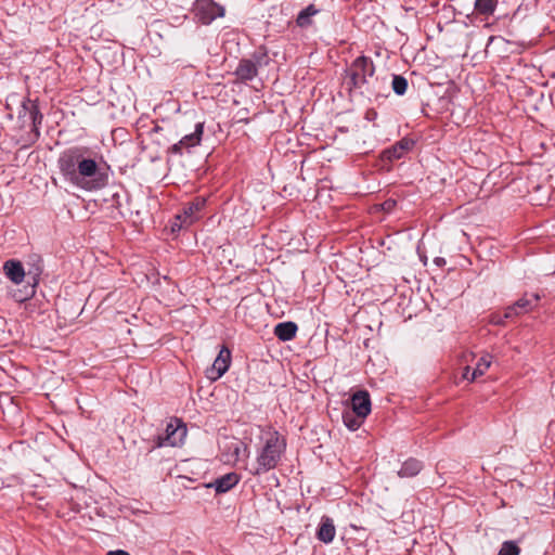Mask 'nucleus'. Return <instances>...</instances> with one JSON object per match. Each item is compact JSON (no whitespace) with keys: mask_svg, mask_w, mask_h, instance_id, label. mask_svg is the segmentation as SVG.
<instances>
[{"mask_svg":"<svg viewBox=\"0 0 555 555\" xmlns=\"http://www.w3.org/2000/svg\"><path fill=\"white\" fill-rule=\"evenodd\" d=\"M422 469V462L411 457L402 464L401 468L398 470V476L400 478H412L418 475Z\"/></svg>","mask_w":555,"mask_h":555,"instance_id":"19","label":"nucleus"},{"mask_svg":"<svg viewBox=\"0 0 555 555\" xmlns=\"http://www.w3.org/2000/svg\"><path fill=\"white\" fill-rule=\"evenodd\" d=\"M391 86L396 94L403 95L408 89V80L401 75H393Z\"/></svg>","mask_w":555,"mask_h":555,"instance_id":"25","label":"nucleus"},{"mask_svg":"<svg viewBox=\"0 0 555 555\" xmlns=\"http://www.w3.org/2000/svg\"><path fill=\"white\" fill-rule=\"evenodd\" d=\"M505 320H507V319H506V318H504V314H503V315H501V314H493V315L491 317V322H492L493 324H496V325H502V324H504Z\"/></svg>","mask_w":555,"mask_h":555,"instance_id":"28","label":"nucleus"},{"mask_svg":"<svg viewBox=\"0 0 555 555\" xmlns=\"http://www.w3.org/2000/svg\"><path fill=\"white\" fill-rule=\"evenodd\" d=\"M229 453L225 461L228 463H236L238 461H246L249 456V449L244 442L233 439L227 444Z\"/></svg>","mask_w":555,"mask_h":555,"instance_id":"13","label":"nucleus"},{"mask_svg":"<svg viewBox=\"0 0 555 555\" xmlns=\"http://www.w3.org/2000/svg\"><path fill=\"white\" fill-rule=\"evenodd\" d=\"M491 365V357L486 354L479 359L476 367L472 371L470 382H474L479 376H482Z\"/></svg>","mask_w":555,"mask_h":555,"instance_id":"24","label":"nucleus"},{"mask_svg":"<svg viewBox=\"0 0 555 555\" xmlns=\"http://www.w3.org/2000/svg\"><path fill=\"white\" fill-rule=\"evenodd\" d=\"M520 548L514 541L503 542L498 555H519Z\"/></svg>","mask_w":555,"mask_h":555,"instance_id":"26","label":"nucleus"},{"mask_svg":"<svg viewBox=\"0 0 555 555\" xmlns=\"http://www.w3.org/2000/svg\"><path fill=\"white\" fill-rule=\"evenodd\" d=\"M376 117H377V112L375 109L371 108V109L366 111L365 119L373 121L376 119Z\"/></svg>","mask_w":555,"mask_h":555,"instance_id":"29","label":"nucleus"},{"mask_svg":"<svg viewBox=\"0 0 555 555\" xmlns=\"http://www.w3.org/2000/svg\"><path fill=\"white\" fill-rule=\"evenodd\" d=\"M256 63V67L266 66L269 63V56L266 51H257L253 54L250 59Z\"/></svg>","mask_w":555,"mask_h":555,"instance_id":"27","label":"nucleus"},{"mask_svg":"<svg viewBox=\"0 0 555 555\" xmlns=\"http://www.w3.org/2000/svg\"><path fill=\"white\" fill-rule=\"evenodd\" d=\"M36 270H37V273H36V274H39V273H40V271H41V269H40L39 267H38Z\"/></svg>","mask_w":555,"mask_h":555,"instance_id":"33","label":"nucleus"},{"mask_svg":"<svg viewBox=\"0 0 555 555\" xmlns=\"http://www.w3.org/2000/svg\"><path fill=\"white\" fill-rule=\"evenodd\" d=\"M258 74L256 63L249 59H243L240 61L238 66L235 69V75L240 80L248 81L254 79Z\"/></svg>","mask_w":555,"mask_h":555,"instance_id":"17","label":"nucleus"},{"mask_svg":"<svg viewBox=\"0 0 555 555\" xmlns=\"http://www.w3.org/2000/svg\"><path fill=\"white\" fill-rule=\"evenodd\" d=\"M3 270L9 280L14 284H21L25 278V270L17 260H8L3 264Z\"/></svg>","mask_w":555,"mask_h":555,"instance_id":"16","label":"nucleus"},{"mask_svg":"<svg viewBox=\"0 0 555 555\" xmlns=\"http://www.w3.org/2000/svg\"><path fill=\"white\" fill-rule=\"evenodd\" d=\"M261 446L258 448L256 466L250 469L254 476H260L275 468L286 450V440L278 430L269 428L260 436Z\"/></svg>","mask_w":555,"mask_h":555,"instance_id":"1","label":"nucleus"},{"mask_svg":"<svg viewBox=\"0 0 555 555\" xmlns=\"http://www.w3.org/2000/svg\"><path fill=\"white\" fill-rule=\"evenodd\" d=\"M539 299L540 296L538 294H532L530 298L527 296L521 297L513 306H509L505 309L504 318L512 319L514 317L529 312L537 306Z\"/></svg>","mask_w":555,"mask_h":555,"instance_id":"11","label":"nucleus"},{"mask_svg":"<svg viewBox=\"0 0 555 555\" xmlns=\"http://www.w3.org/2000/svg\"><path fill=\"white\" fill-rule=\"evenodd\" d=\"M103 157L87 146H73L59 157L62 173H96L102 170Z\"/></svg>","mask_w":555,"mask_h":555,"instance_id":"3","label":"nucleus"},{"mask_svg":"<svg viewBox=\"0 0 555 555\" xmlns=\"http://www.w3.org/2000/svg\"><path fill=\"white\" fill-rule=\"evenodd\" d=\"M415 145V141L411 138H402L400 141L396 142L392 146L385 150L382 153V162L384 163V167L387 163H391L393 160H398L402 158L406 153L412 151Z\"/></svg>","mask_w":555,"mask_h":555,"instance_id":"9","label":"nucleus"},{"mask_svg":"<svg viewBox=\"0 0 555 555\" xmlns=\"http://www.w3.org/2000/svg\"><path fill=\"white\" fill-rule=\"evenodd\" d=\"M320 11L314 4H309L298 13L296 18L297 26L300 28L309 27L312 24V17L320 13Z\"/></svg>","mask_w":555,"mask_h":555,"instance_id":"21","label":"nucleus"},{"mask_svg":"<svg viewBox=\"0 0 555 555\" xmlns=\"http://www.w3.org/2000/svg\"><path fill=\"white\" fill-rule=\"evenodd\" d=\"M195 17L204 25H209L216 18L224 16V8L214 0H196L194 3Z\"/></svg>","mask_w":555,"mask_h":555,"instance_id":"7","label":"nucleus"},{"mask_svg":"<svg viewBox=\"0 0 555 555\" xmlns=\"http://www.w3.org/2000/svg\"><path fill=\"white\" fill-rule=\"evenodd\" d=\"M435 262H436L438 266H441V264H444V263H446V260H444L443 258L438 257V258H436V259H435Z\"/></svg>","mask_w":555,"mask_h":555,"instance_id":"32","label":"nucleus"},{"mask_svg":"<svg viewBox=\"0 0 555 555\" xmlns=\"http://www.w3.org/2000/svg\"><path fill=\"white\" fill-rule=\"evenodd\" d=\"M365 417H360L352 410H345L343 412V422L346 427L352 431L359 429L363 424Z\"/></svg>","mask_w":555,"mask_h":555,"instance_id":"23","label":"nucleus"},{"mask_svg":"<svg viewBox=\"0 0 555 555\" xmlns=\"http://www.w3.org/2000/svg\"><path fill=\"white\" fill-rule=\"evenodd\" d=\"M470 375H472L470 367L469 366H465L463 375H462L463 378L470 382Z\"/></svg>","mask_w":555,"mask_h":555,"instance_id":"30","label":"nucleus"},{"mask_svg":"<svg viewBox=\"0 0 555 555\" xmlns=\"http://www.w3.org/2000/svg\"><path fill=\"white\" fill-rule=\"evenodd\" d=\"M240 481V476L236 473H228L212 482L208 483V488H214L217 493H225L234 488Z\"/></svg>","mask_w":555,"mask_h":555,"instance_id":"14","label":"nucleus"},{"mask_svg":"<svg viewBox=\"0 0 555 555\" xmlns=\"http://www.w3.org/2000/svg\"><path fill=\"white\" fill-rule=\"evenodd\" d=\"M16 300H18V301H23V300H24V298L18 297V298H16Z\"/></svg>","mask_w":555,"mask_h":555,"instance_id":"35","label":"nucleus"},{"mask_svg":"<svg viewBox=\"0 0 555 555\" xmlns=\"http://www.w3.org/2000/svg\"><path fill=\"white\" fill-rule=\"evenodd\" d=\"M22 108L24 111V116L28 114L29 119L31 120L35 128L42 122V114L39 111V107L35 101L26 99L22 102Z\"/></svg>","mask_w":555,"mask_h":555,"instance_id":"20","label":"nucleus"},{"mask_svg":"<svg viewBox=\"0 0 555 555\" xmlns=\"http://www.w3.org/2000/svg\"><path fill=\"white\" fill-rule=\"evenodd\" d=\"M298 331L297 324L288 321L275 325L274 335L282 341H288L296 336Z\"/></svg>","mask_w":555,"mask_h":555,"instance_id":"18","label":"nucleus"},{"mask_svg":"<svg viewBox=\"0 0 555 555\" xmlns=\"http://www.w3.org/2000/svg\"><path fill=\"white\" fill-rule=\"evenodd\" d=\"M231 363V352L227 347H222L215 359L211 367L207 370V376L211 380L219 379L228 370Z\"/></svg>","mask_w":555,"mask_h":555,"instance_id":"10","label":"nucleus"},{"mask_svg":"<svg viewBox=\"0 0 555 555\" xmlns=\"http://www.w3.org/2000/svg\"><path fill=\"white\" fill-rule=\"evenodd\" d=\"M499 0H475L474 11L477 15L489 17L493 15Z\"/></svg>","mask_w":555,"mask_h":555,"instance_id":"22","label":"nucleus"},{"mask_svg":"<svg viewBox=\"0 0 555 555\" xmlns=\"http://www.w3.org/2000/svg\"><path fill=\"white\" fill-rule=\"evenodd\" d=\"M107 176H61L62 181L54 177L52 180L55 185L64 188L66 192L76 194L77 191H95L106 185Z\"/></svg>","mask_w":555,"mask_h":555,"instance_id":"4","label":"nucleus"},{"mask_svg":"<svg viewBox=\"0 0 555 555\" xmlns=\"http://www.w3.org/2000/svg\"><path fill=\"white\" fill-rule=\"evenodd\" d=\"M186 436V427L179 420H171L163 435L156 438V447H178L182 444Z\"/></svg>","mask_w":555,"mask_h":555,"instance_id":"6","label":"nucleus"},{"mask_svg":"<svg viewBox=\"0 0 555 555\" xmlns=\"http://www.w3.org/2000/svg\"><path fill=\"white\" fill-rule=\"evenodd\" d=\"M205 205L206 198L201 196L189 203L183 208L182 212L176 216L175 221L171 224V231H180L181 229L188 228L198 221L202 217L201 212Z\"/></svg>","mask_w":555,"mask_h":555,"instance_id":"5","label":"nucleus"},{"mask_svg":"<svg viewBox=\"0 0 555 555\" xmlns=\"http://www.w3.org/2000/svg\"><path fill=\"white\" fill-rule=\"evenodd\" d=\"M375 66L373 61L364 55L357 57L346 69L345 83L351 92L358 90L361 94L378 96V78H374Z\"/></svg>","mask_w":555,"mask_h":555,"instance_id":"2","label":"nucleus"},{"mask_svg":"<svg viewBox=\"0 0 555 555\" xmlns=\"http://www.w3.org/2000/svg\"><path fill=\"white\" fill-rule=\"evenodd\" d=\"M204 133V122H197L192 133L185 134L179 142L168 149L170 155H182L184 151L199 145Z\"/></svg>","mask_w":555,"mask_h":555,"instance_id":"8","label":"nucleus"},{"mask_svg":"<svg viewBox=\"0 0 555 555\" xmlns=\"http://www.w3.org/2000/svg\"><path fill=\"white\" fill-rule=\"evenodd\" d=\"M107 555H130V554L124 550H115V551H109L107 553Z\"/></svg>","mask_w":555,"mask_h":555,"instance_id":"31","label":"nucleus"},{"mask_svg":"<svg viewBox=\"0 0 555 555\" xmlns=\"http://www.w3.org/2000/svg\"><path fill=\"white\" fill-rule=\"evenodd\" d=\"M371 398L366 390H359L351 397V410L360 417H366L371 413Z\"/></svg>","mask_w":555,"mask_h":555,"instance_id":"12","label":"nucleus"},{"mask_svg":"<svg viewBox=\"0 0 555 555\" xmlns=\"http://www.w3.org/2000/svg\"><path fill=\"white\" fill-rule=\"evenodd\" d=\"M159 129H160V128H159V126H156V127L154 128V130H155V131H158Z\"/></svg>","mask_w":555,"mask_h":555,"instance_id":"34","label":"nucleus"},{"mask_svg":"<svg viewBox=\"0 0 555 555\" xmlns=\"http://www.w3.org/2000/svg\"><path fill=\"white\" fill-rule=\"evenodd\" d=\"M336 535V528L334 525V521L328 516H322L321 521L319 524L318 530H317V538L321 542L328 544L333 542L334 538Z\"/></svg>","mask_w":555,"mask_h":555,"instance_id":"15","label":"nucleus"}]
</instances>
